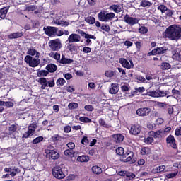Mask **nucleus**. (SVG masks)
<instances>
[{"instance_id": "nucleus-20", "label": "nucleus", "mask_w": 181, "mask_h": 181, "mask_svg": "<svg viewBox=\"0 0 181 181\" xmlns=\"http://www.w3.org/2000/svg\"><path fill=\"white\" fill-rule=\"evenodd\" d=\"M56 61H59V63L62 64H70L74 62V60L71 59L66 58L64 55H62V58L59 59H56Z\"/></svg>"}, {"instance_id": "nucleus-1", "label": "nucleus", "mask_w": 181, "mask_h": 181, "mask_svg": "<svg viewBox=\"0 0 181 181\" xmlns=\"http://www.w3.org/2000/svg\"><path fill=\"white\" fill-rule=\"evenodd\" d=\"M165 36L172 40H177L181 37V27L180 25H170L166 28Z\"/></svg>"}, {"instance_id": "nucleus-49", "label": "nucleus", "mask_w": 181, "mask_h": 181, "mask_svg": "<svg viewBox=\"0 0 181 181\" xmlns=\"http://www.w3.org/2000/svg\"><path fill=\"white\" fill-rule=\"evenodd\" d=\"M48 71H45V70H42V71H40L37 73L38 77H46V76H47L48 74Z\"/></svg>"}, {"instance_id": "nucleus-22", "label": "nucleus", "mask_w": 181, "mask_h": 181, "mask_svg": "<svg viewBox=\"0 0 181 181\" xmlns=\"http://www.w3.org/2000/svg\"><path fill=\"white\" fill-rule=\"evenodd\" d=\"M27 54H28L30 57H35V58H40V52H38L34 48H30L27 51Z\"/></svg>"}, {"instance_id": "nucleus-2", "label": "nucleus", "mask_w": 181, "mask_h": 181, "mask_svg": "<svg viewBox=\"0 0 181 181\" xmlns=\"http://www.w3.org/2000/svg\"><path fill=\"white\" fill-rule=\"evenodd\" d=\"M98 18L99 21L108 22L115 18V13H106V11H102L98 13Z\"/></svg>"}, {"instance_id": "nucleus-10", "label": "nucleus", "mask_w": 181, "mask_h": 181, "mask_svg": "<svg viewBox=\"0 0 181 181\" xmlns=\"http://www.w3.org/2000/svg\"><path fill=\"white\" fill-rule=\"evenodd\" d=\"M124 23H127V25L130 26L136 25L138 24V22H139V18H136L129 15L124 16Z\"/></svg>"}, {"instance_id": "nucleus-25", "label": "nucleus", "mask_w": 181, "mask_h": 181, "mask_svg": "<svg viewBox=\"0 0 181 181\" xmlns=\"http://www.w3.org/2000/svg\"><path fill=\"white\" fill-rule=\"evenodd\" d=\"M9 8V6H6L3 8H0V19H4V18H6V15H7Z\"/></svg>"}, {"instance_id": "nucleus-42", "label": "nucleus", "mask_w": 181, "mask_h": 181, "mask_svg": "<svg viewBox=\"0 0 181 181\" xmlns=\"http://www.w3.org/2000/svg\"><path fill=\"white\" fill-rule=\"evenodd\" d=\"M69 109L76 110L78 107V104L77 103H70L68 105Z\"/></svg>"}, {"instance_id": "nucleus-53", "label": "nucleus", "mask_w": 181, "mask_h": 181, "mask_svg": "<svg viewBox=\"0 0 181 181\" xmlns=\"http://www.w3.org/2000/svg\"><path fill=\"white\" fill-rule=\"evenodd\" d=\"M165 168L166 167L165 165H160V166L156 167V173L165 172Z\"/></svg>"}, {"instance_id": "nucleus-12", "label": "nucleus", "mask_w": 181, "mask_h": 181, "mask_svg": "<svg viewBox=\"0 0 181 181\" xmlns=\"http://www.w3.org/2000/svg\"><path fill=\"white\" fill-rule=\"evenodd\" d=\"M81 40V36H80V35L76 34V33H72L67 38V42H69V43H70V44L77 43V42H80Z\"/></svg>"}, {"instance_id": "nucleus-28", "label": "nucleus", "mask_w": 181, "mask_h": 181, "mask_svg": "<svg viewBox=\"0 0 181 181\" xmlns=\"http://www.w3.org/2000/svg\"><path fill=\"white\" fill-rule=\"evenodd\" d=\"M56 70H57V66L53 64H49L47 66V71L50 72V73H53L54 71H56Z\"/></svg>"}, {"instance_id": "nucleus-58", "label": "nucleus", "mask_w": 181, "mask_h": 181, "mask_svg": "<svg viewBox=\"0 0 181 181\" xmlns=\"http://www.w3.org/2000/svg\"><path fill=\"white\" fill-rule=\"evenodd\" d=\"M129 86L128 84L122 85L121 87L122 91L123 92H127L129 91Z\"/></svg>"}, {"instance_id": "nucleus-13", "label": "nucleus", "mask_w": 181, "mask_h": 181, "mask_svg": "<svg viewBox=\"0 0 181 181\" xmlns=\"http://www.w3.org/2000/svg\"><path fill=\"white\" fill-rule=\"evenodd\" d=\"M148 134L153 139H159L165 135V132H163V129H160L156 132H149Z\"/></svg>"}, {"instance_id": "nucleus-7", "label": "nucleus", "mask_w": 181, "mask_h": 181, "mask_svg": "<svg viewBox=\"0 0 181 181\" xmlns=\"http://www.w3.org/2000/svg\"><path fill=\"white\" fill-rule=\"evenodd\" d=\"M45 156H47V159L57 160L59 158V153L54 150H50L49 147H47V148L45 149Z\"/></svg>"}, {"instance_id": "nucleus-9", "label": "nucleus", "mask_w": 181, "mask_h": 181, "mask_svg": "<svg viewBox=\"0 0 181 181\" xmlns=\"http://www.w3.org/2000/svg\"><path fill=\"white\" fill-rule=\"evenodd\" d=\"M119 63L122 64L123 68H126L127 69H132L134 68V63H132V60L128 61L124 58H120V59H119Z\"/></svg>"}, {"instance_id": "nucleus-29", "label": "nucleus", "mask_w": 181, "mask_h": 181, "mask_svg": "<svg viewBox=\"0 0 181 181\" xmlns=\"http://www.w3.org/2000/svg\"><path fill=\"white\" fill-rule=\"evenodd\" d=\"M49 57L54 59V60H59L61 59L62 58H60V54L57 53V52H50L49 53Z\"/></svg>"}, {"instance_id": "nucleus-47", "label": "nucleus", "mask_w": 181, "mask_h": 181, "mask_svg": "<svg viewBox=\"0 0 181 181\" xmlns=\"http://www.w3.org/2000/svg\"><path fill=\"white\" fill-rule=\"evenodd\" d=\"M158 10L160 11L162 13H165L168 10V7H166L165 5H160L158 6Z\"/></svg>"}, {"instance_id": "nucleus-26", "label": "nucleus", "mask_w": 181, "mask_h": 181, "mask_svg": "<svg viewBox=\"0 0 181 181\" xmlns=\"http://www.w3.org/2000/svg\"><path fill=\"white\" fill-rule=\"evenodd\" d=\"M91 171L94 175H100L102 173V168H100L99 166L94 165L92 166Z\"/></svg>"}, {"instance_id": "nucleus-63", "label": "nucleus", "mask_w": 181, "mask_h": 181, "mask_svg": "<svg viewBox=\"0 0 181 181\" xmlns=\"http://www.w3.org/2000/svg\"><path fill=\"white\" fill-rule=\"evenodd\" d=\"M124 177L132 180V179L135 178V175L134 173H127V175H124Z\"/></svg>"}, {"instance_id": "nucleus-41", "label": "nucleus", "mask_w": 181, "mask_h": 181, "mask_svg": "<svg viewBox=\"0 0 181 181\" xmlns=\"http://www.w3.org/2000/svg\"><path fill=\"white\" fill-rule=\"evenodd\" d=\"M43 140H44L43 136H38L34 139V140H33V144L36 145L37 144H40V142H42Z\"/></svg>"}, {"instance_id": "nucleus-50", "label": "nucleus", "mask_w": 181, "mask_h": 181, "mask_svg": "<svg viewBox=\"0 0 181 181\" xmlns=\"http://www.w3.org/2000/svg\"><path fill=\"white\" fill-rule=\"evenodd\" d=\"M116 153L119 156H124V149L122 147H119L116 149Z\"/></svg>"}, {"instance_id": "nucleus-61", "label": "nucleus", "mask_w": 181, "mask_h": 181, "mask_svg": "<svg viewBox=\"0 0 181 181\" xmlns=\"http://www.w3.org/2000/svg\"><path fill=\"white\" fill-rule=\"evenodd\" d=\"M18 170V169L14 168V169H13L12 171L8 172V173H10V176H11L13 177H15L16 175H17Z\"/></svg>"}, {"instance_id": "nucleus-37", "label": "nucleus", "mask_w": 181, "mask_h": 181, "mask_svg": "<svg viewBox=\"0 0 181 181\" xmlns=\"http://www.w3.org/2000/svg\"><path fill=\"white\" fill-rule=\"evenodd\" d=\"M116 75V73L112 70H107L105 71V76L109 78L114 77Z\"/></svg>"}, {"instance_id": "nucleus-8", "label": "nucleus", "mask_w": 181, "mask_h": 181, "mask_svg": "<svg viewBox=\"0 0 181 181\" xmlns=\"http://www.w3.org/2000/svg\"><path fill=\"white\" fill-rule=\"evenodd\" d=\"M35 129H37V124H30V126H28V130L23 134V139H28V137L33 136L35 132Z\"/></svg>"}, {"instance_id": "nucleus-43", "label": "nucleus", "mask_w": 181, "mask_h": 181, "mask_svg": "<svg viewBox=\"0 0 181 181\" xmlns=\"http://www.w3.org/2000/svg\"><path fill=\"white\" fill-rule=\"evenodd\" d=\"M161 68L163 70H169L171 68V65L168 62H163L162 63Z\"/></svg>"}, {"instance_id": "nucleus-14", "label": "nucleus", "mask_w": 181, "mask_h": 181, "mask_svg": "<svg viewBox=\"0 0 181 181\" xmlns=\"http://www.w3.org/2000/svg\"><path fill=\"white\" fill-rule=\"evenodd\" d=\"M129 131L130 134L136 136L139 134V132H141V127L136 124H132L130 127H129Z\"/></svg>"}, {"instance_id": "nucleus-30", "label": "nucleus", "mask_w": 181, "mask_h": 181, "mask_svg": "<svg viewBox=\"0 0 181 181\" xmlns=\"http://www.w3.org/2000/svg\"><path fill=\"white\" fill-rule=\"evenodd\" d=\"M67 49L71 53H77V47L74 44L67 45Z\"/></svg>"}, {"instance_id": "nucleus-19", "label": "nucleus", "mask_w": 181, "mask_h": 181, "mask_svg": "<svg viewBox=\"0 0 181 181\" xmlns=\"http://www.w3.org/2000/svg\"><path fill=\"white\" fill-rule=\"evenodd\" d=\"M134 157V153L132 151H128L127 154L126 155V159L124 162L130 163V164H134L135 163V159L132 158Z\"/></svg>"}, {"instance_id": "nucleus-55", "label": "nucleus", "mask_w": 181, "mask_h": 181, "mask_svg": "<svg viewBox=\"0 0 181 181\" xmlns=\"http://www.w3.org/2000/svg\"><path fill=\"white\" fill-rule=\"evenodd\" d=\"M66 146H67V148H69V150H73L76 148V145L73 142L67 143Z\"/></svg>"}, {"instance_id": "nucleus-38", "label": "nucleus", "mask_w": 181, "mask_h": 181, "mask_svg": "<svg viewBox=\"0 0 181 181\" xmlns=\"http://www.w3.org/2000/svg\"><path fill=\"white\" fill-rule=\"evenodd\" d=\"M81 35L84 36V38H86V40H96V37H95L94 35L86 34L83 31H81Z\"/></svg>"}, {"instance_id": "nucleus-64", "label": "nucleus", "mask_w": 181, "mask_h": 181, "mask_svg": "<svg viewBox=\"0 0 181 181\" xmlns=\"http://www.w3.org/2000/svg\"><path fill=\"white\" fill-rule=\"evenodd\" d=\"M173 167L177 168L178 169H181V162H177L173 164Z\"/></svg>"}, {"instance_id": "nucleus-15", "label": "nucleus", "mask_w": 181, "mask_h": 181, "mask_svg": "<svg viewBox=\"0 0 181 181\" xmlns=\"http://www.w3.org/2000/svg\"><path fill=\"white\" fill-rule=\"evenodd\" d=\"M150 112H151V110L149 108L142 107L136 110V114L139 117H145V116H147Z\"/></svg>"}, {"instance_id": "nucleus-34", "label": "nucleus", "mask_w": 181, "mask_h": 181, "mask_svg": "<svg viewBox=\"0 0 181 181\" xmlns=\"http://www.w3.org/2000/svg\"><path fill=\"white\" fill-rule=\"evenodd\" d=\"M139 5L142 6V8H146L152 6V3L146 0H141Z\"/></svg>"}, {"instance_id": "nucleus-24", "label": "nucleus", "mask_w": 181, "mask_h": 181, "mask_svg": "<svg viewBox=\"0 0 181 181\" xmlns=\"http://www.w3.org/2000/svg\"><path fill=\"white\" fill-rule=\"evenodd\" d=\"M21 37H23L22 32H17V33H11V34L7 35V37L10 40L17 39V38H20Z\"/></svg>"}, {"instance_id": "nucleus-27", "label": "nucleus", "mask_w": 181, "mask_h": 181, "mask_svg": "<svg viewBox=\"0 0 181 181\" xmlns=\"http://www.w3.org/2000/svg\"><path fill=\"white\" fill-rule=\"evenodd\" d=\"M77 161L81 163H87L90 161V157H88V156H80L77 158Z\"/></svg>"}, {"instance_id": "nucleus-6", "label": "nucleus", "mask_w": 181, "mask_h": 181, "mask_svg": "<svg viewBox=\"0 0 181 181\" xmlns=\"http://www.w3.org/2000/svg\"><path fill=\"white\" fill-rule=\"evenodd\" d=\"M52 175L57 180H62L65 177L64 173H63L60 167L53 168V169H52Z\"/></svg>"}, {"instance_id": "nucleus-54", "label": "nucleus", "mask_w": 181, "mask_h": 181, "mask_svg": "<svg viewBox=\"0 0 181 181\" xmlns=\"http://www.w3.org/2000/svg\"><path fill=\"white\" fill-rule=\"evenodd\" d=\"M175 136H181V127H178L175 128Z\"/></svg>"}, {"instance_id": "nucleus-40", "label": "nucleus", "mask_w": 181, "mask_h": 181, "mask_svg": "<svg viewBox=\"0 0 181 181\" xmlns=\"http://www.w3.org/2000/svg\"><path fill=\"white\" fill-rule=\"evenodd\" d=\"M86 22H87V23L89 25H92L96 23V21H95V18L92 16H88L87 18H86Z\"/></svg>"}, {"instance_id": "nucleus-51", "label": "nucleus", "mask_w": 181, "mask_h": 181, "mask_svg": "<svg viewBox=\"0 0 181 181\" xmlns=\"http://www.w3.org/2000/svg\"><path fill=\"white\" fill-rule=\"evenodd\" d=\"M99 125L100 127H103L105 128H108L109 125L107 124H106V122H105V120L102 119H99Z\"/></svg>"}, {"instance_id": "nucleus-18", "label": "nucleus", "mask_w": 181, "mask_h": 181, "mask_svg": "<svg viewBox=\"0 0 181 181\" xmlns=\"http://www.w3.org/2000/svg\"><path fill=\"white\" fill-rule=\"evenodd\" d=\"M119 92V85L117 83H112L110 84V87L109 88V93L112 95L117 94Z\"/></svg>"}, {"instance_id": "nucleus-57", "label": "nucleus", "mask_w": 181, "mask_h": 181, "mask_svg": "<svg viewBox=\"0 0 181 181\" xmlns=\"http://www.w3.org/2000/svg\"><path fill=\"white\" fill-rule=\"evenodd\" d=\"M127 174H132V173H129V172H127V171H119L117 173V175H119V176H122V177H124L126 175H127Z\"/></svg>"}, {"instance_id": "nucleus-35", "label": "nucleus", "mask_w": 181, "mask_h": 181, "mask_svg": "<svg viewBox=\"0 0 181 181\" xmlns=\"http://www.w3.org/2000/svg\"><path fill=\"white\" fill-rule=\"evenodd\" d=\"M151 154V149L148 147H143L142 149H141V155L142 156H146Z\"/></svg>"}, {"instance_id": "nucleus-45", "label": "nucleus", "mask_w": 181, "mask_h": 181, "mask_svg": "<svg viewBox=\"0 0 181 181\" xmlns=\"http://www.w3.org/2000/svg\"><path fill=\"white\" fill-rule=\"evenodd\" d=\"M61 139H62V137L60 136H59L58 134H54L51 138L52 141H53L54 143L59 142V141H60Z\"/></svg>"}, {"instance_id": "nucleus-48", "label": "nucleus", "mask_w": 181, "mask_h": 181, "mask_svg": "<svg viewBox=\"0 0 181 181\" xmlns=\"http://www.w3.org/2000/svg\"><path fill=\"white\" fill-rule=\"evenodd\" d=\"M145 91V88L144 87H139L136 88V91H134V95H138L141 93H143Z\"/></svg>"}, {"instance_id": "nucleus-62", "label": "nucleus", "mask_w": 181, "mask_h": 181, "mask_svg": "<svg viewBox=\"0 0 181 181\" xmlns=\"http://www.w3.org/2000/svg\"><path fill=\"white\" fill-rule=\"evenodd\" d=\"M84 110H86L88 112H92L93 111V107H92L91 105H88L84 106Z\"/></svg>"}, {"instance_id": "nucleus-16", "label": "nucleus", "mask_w": 181, "mask_h": 181, "mask_svg": "<svg viewBox=\"0 0 181 181\" xmlns=\"http://www.w3.org/2000/svg\"><path fill=\"white\" fill-rule=\"evenodd\" d=\"M44 32H45V35H47L49 37H54V33L56 32H58L57 28L55 27H47L44 28Z\"/></svg>"}, {"instance_id": "nucleus-11", "label": "nucleus", "mask_w": 181, "mask_h": 181, "mask_svg": "<svg viewBox=\"0 0 181 181\" xmlns=\"http://www.w3.org/2000/svg\"><path fill=\"white\" fill-rule=\"evenodd\" d=\"M166 51H168V48H166V47H158L151 51V52H149L148 55L156 56L157 54H163L166 52Z\"/></svg>"}, {"instance_id": "nucleus-17", "label": "nucleus", "mask_w": 181, "mask_h": 181, "mask_svg": "<svg viewBox=\"0 0 181 181\" xmlns=\"http://www.w3.org/2000/svg\"><path fill=\"white\" fill-rule=\"evenodd\" d=\"M166 142L170 144V146L173 149H177V144H176V139H175V136L169 135V136L166 138Z\"/></svg>"}, {"instance_id": "nucleus-21", "label": "nucleus", "mask_w": 181, "mask_h": 181, "mask_svg": "<svg viewBox=\"0 0 181 181\" xmlns=\"http://www.w3.org/2000/svg\"><path fill=\"white\" fill-rule=\"evenodd\" d=\"M53 23L60 25L62 27H67L69 26V22L65 21H62L59 18H54L53 19Z\"/></svg>"}, {"instance_id": "nucleus-4", "label": "nucleus", "mask_w": 181, "mask_h": 181, "mask_svg": "<svg viewBox=\"0 0 181 181\" xmlns=\"http://www.w3.org/2000/svg\"><path fill=\"white\" fill-rule=\"evenodd\" d=\"M47 45H49L50 50L53 52L59 51V49L62 48V42L59 39L52 40L47 42Z\"/></svg>"}, {"instance_id": "nucleus-44", "label": "nucleus", "mask_w": 181, "mask_h": 181, "mask_svg": "<svg viewBox=\"0 0 181 181\" xmlns=\"http://www.w3.org/2000/svg\"><path fill=\"white\" fill-rule=\"evenodd\" d=\"M80 122L89 124L91 122V119L87 117H81L79 119Z\"/></svg>"}, {"instance_id": "nucleus-33", "label": "nucleus", "mask_w": 181, "mask_h": 181, "mask_svg": "<svg viewBox=\"0 0 181 181\" xmlns=\"http://www.w3.org/2000/svg\"><path fill=\"white\" fill-rule=\"evenodd\" d=\"M38 82L40 83H41V85H42V86H41V89L44 90L46 87H47V83L48 81H46V78H40V80L38 81Z\"/></svg>"}, {"instance_id": "nucleus-52", "label": "nucleus", "mask_w": 181, "mask_h": 181, "mask_svg": "<svg viewBox=\"0 0 181 181\" xmlns=\"http://www.w3.org/2000/svg\"><path fill=\"white\" fill-rule=\"evenodd\" d=\"M138 32L142 35H144L145 33H146L148 32V29L144 26L139 28V29L138 30Z\"/></svg>"}, {"instance_id": "nucleus-31", "label": "nucleus", "mask_w": 181, "mask_h": 181, "mask_svg": "<svg viewBox=\"0 0 181 181\" xmlns=\"http://www.w3.org/2000/svg\"><path fill=\"white\" fill-rule=\"evenodd\" d=\"M110 9L113 11H115V13H119L120 12H122V6H119V5H113L112 6H110Z\"/></svg>"}, {"instance_id": "nucleus-39", "label": "nucleus", "mask_w": 181, "mask_h": 181, "mask_svg": "<svg viewBox=\"0 0 181 181\" xmlns=\"http://www.w3.org/2000/svg\"><path fill=\"white\" fill-rule=\"evenodd\" d=\"M144 143L146 145H151L153 143V137L148 136L144 139Z\"/></svg>"}, {"instance_id": "nucleus-60", "label": "nucleus", "mask_w": 181, "mask_h": 181, "mask_svg": "<svg viewBox=\"0 0 181 181\" xmlns=\"http://www.w3.org/2000/svg\"><path fill=\"white\" fill-rule=\"evenodd\" d=\"M16 125H14V124L11 125V126L8 127V132H10V134H12V133H13L14 132H16Z\"/></svg>"}, {"instance_id": "nucleus-32", "label": "nucleus", "mask_w": 181, "mask_h": 181, "mask_svg": "<svg viewBox=\"0 0 181 181\" xmlns=\"http://www.w3.org/2000/svg\"><path fill=\"white\" fill-rule=\"evenodd\" d=\"M63 154H64V156H66L69 158H71V157L74 156V151H73V149H67V150L64 151Z\"/></svg>"}, {"instance_id": "nucleus-23", "label": "nucleus", "mask_w": 181, "mask_h": 181, "mask_svg": "<svg viewBox=\"0 0 181 181\" xmlns=\"http://www.w3.org/2000/svg\"><path fill=\"white\" fill-rule=\"evenodd\" d=\"M124 139V136L121 134H114L113 135V141L116 142V144H120Z\"/></svg>"}, {"instance_id": "nucleus-5", "label": "nucleus", "mask_w": 181, "mask_h": 181, "mask_svg": "<svg viewBox=\"0 0 181 181\" xmlns=\"http://www.w3.org/2000/svg\"><path fill=\"white\" fill-rule=\"evenodd\" d=\"M24 62H25L28 66L33 68H35L40 64V59L38 58H33V57L30 55L25 56L24 58Z\"/></svg>"}, {"instance_id": "nucleus-59", "label": "nucleus", "mask_w": 181, "mask_h": 181, "mask_svg": "<svg viewBox=\"0 0 181 181\" xmlns=\"http://www.w3.org/2000/svg\"><path fill=\"white\" fill-rule=\"evenodd\" d=\"M177 175V173H170L168 174V175H166V177H168V179H172L176 177Z\"/></svg>"}, {"instance_id": "nucleus-3", "label": "nucleus", "mask_w": 181, "mask_h": 181, "mask_svg": "<svg viewBox=\"0 0 181 181\" xmlns=\"http://www.w3.org/2000/svg\"><path fill=\"white\" fill-rule=\"evenodd\" d=\"M166 95L168 94L166 93L165 91L159 90L148 91L145 93V94H144V95H146L148 97H152L153 98H163V97H165Z\"/></svg>"}, {"instance_id": "nucleus-46", "label": "nucleus", "mask_w": 181, "mask_h": 181, "mask_svg": "<svg viewBox=\"0 0 181 181\" xmlns=\"http://www.w3.org/2000/svg\"><path fill=\"white\" fill-rule=\"evenodd\" d=\"M66 83V80L64 78H59L56 81V85L59 86H63Z\"/></svg>"}, {"instance_id": "nucleus-56", "label": "nucleus", "mask_w": 181, "mask_h": 181, "mask_svg": "<svg viewBox=\"0 0 181 181\" xmlns=\"http://www.w3.org/2000/svg\"><path fill=\"white\" fill-rule=\"evenodd\" d=\"M99 28H100L101 30H103L105 32L110 31V28L109 27V25H102L101 27H99Z\"/></svg>"}, {"instance_id": "nucleus-36", "label": "nucleus", "mask_w": 181, "mask_h": 181, "mask_svg": "<svg viewBox=\"0 0 181 181\" xmlns=\"http://www.w3.org/2000/svg\"><path fill=\"white\" fill-rule=\"evenodd\" d=\"M0 107H6L7 108H10L13 107V103L11 102H4L0 101Z\"/></svg>"}]
</instances>
